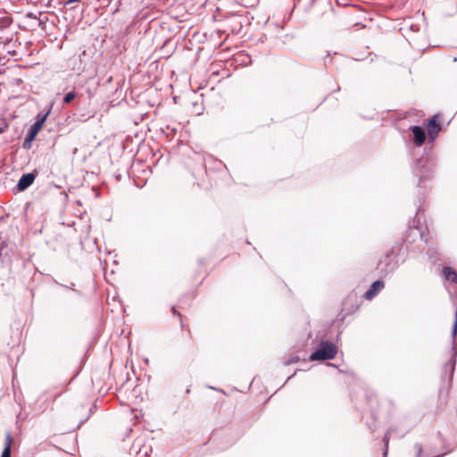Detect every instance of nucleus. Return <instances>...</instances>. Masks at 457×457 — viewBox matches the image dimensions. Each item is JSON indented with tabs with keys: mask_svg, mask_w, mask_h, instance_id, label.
Returning <instances> with one entry per match:
<instances>
[{
	"mask_svg": "<svg viewBox=\"0 0 457 457\" xmlns=\"http://www.w3.org/2000/svg\"><path fill=\"white\" fill-rule=\"evenodd\" d=\"M1 457H12V450L8 445H4Z\"/></svg>",
	"mask_w": 457,
	"mask_h": 457,
	"instance_id": "21",
	"label": "nucleus"
},
{
	"mask_svg": "<svg viewBox=\"0 0 457 457\" xmlns=\"http://www.w3.org/2000/svg\"><path fill=\"white\" fill-rule=\"evenodd\" d=\"M35 136H33L32 134H30L29 132H28L25 139H24V142H23V147L26 148V149H29L30 148L31 146V143L32 141L35 139Z\"/></svg>",
	"mask_w": 457,
	"mask_h": 457,
	"instance_id": "18",
	"label": "nucleus"
},
{
	"mask_svg": "<svg viewBox=\"0 0 457 457\" xmlns=\"http://www.w3.org/2000/svg\"><path fill=\"white\" fill-rule=\"evenodd\" d=\"M42 126L43 125H40L39 122H34L30 126V128H29L28 132H29L30 134H32L33 136L36 137L37 135V133L40 131V129H42Z\"/></svg>",
	"mask_w": 457,
	"mask_h": 457,
	"instance_id": "16",
	"label": "nucleus"
},
{
	"mask_svg": "<svg viewBox=\"0 0 457 457\" xmlns=\"http://www.w3.org/2000/svg\"><path fill=\"white\" fill-rule=\"evenodd\" d=\"M443 274L445 279L453 283H457V272L453 268L450 266H445L443 268Z\"/></svg>",
	"mask_w": 457,
	"mask_h": 457,
	"instance_id": "13",
	"label": "nucleus"
},
{
	"mask_svg": "<svg viewBox=\"0 0 457 457\" xmlns=\"http://www.w3.org/2000/svg\"><path fill=\"white\" fill-rule=\"evenodd\" d=\"M8 141H9V139H7V138L4 139V142H8Z\"/></svg>",
	"mask_w": 457,
	"mask_h": 457,
	"instance_id": "38",
	"label": "nucleus"
},
{
	"mask_svg": "<svg viewBox=\"0 0 457 457\" xmlns=\"http://www.w3.org/2000/svg\"><path fill=\"white\" fill-rule=\"evenodd\" d=\"M411 131L413 133L414 144L418 146H420L426 140V134L424 129L420 126H413L411 128Z\"/></svg>",
	"mask_w": 457,
	"mask_h": 457,
	"instance_id": "11",
	"label": "nucleus"
},
{
	"mask_svg": "<svg viewBox=\"0 0 457 457\" xmlns=\"http://www.w3.org/2000/svg\"><path fill=\"white\" fill-rule=\"evenodd\" d=\"M295 374V372L293 375H291L290 377H288L287 380L291 379V378H292Z\"/></svg>",
	"mask_w": 457,
	"mask_h": 457,
	"instance_id": "37",
	"label": "nucleus"
},
{
	"mask_svg": "<svg viewBox=\"0 0 457 457\" xmlns=\"http://www.w3.org/2000/svg\"><path fill=\"white\" fill-rule=\"evenodd\" d=\"M385 287L384 281L377 279L370 286L369 289L364 293V298L367 300L373 299Z\"/></svg>",
	"mask_w": 457,
	"mask_h": 457,
	"instance_id": "9",
	"label": "nucleus"
},
{
	"mask_svg": "<svg viewBox=\"0 0 457 457\" xmlns=\"http://www.w3.org/2000/svg\"><path fill=\"white\" fill-rule=\"evenodd\" d=\"M398 267L399 262L394 249L387 251L378 263V269L383 277L393 274Z\"/></svg>",
	"mask_w": 457,
	"mask_h": 457,
	"instance_id": "3",
	"label": "nucleus"
},
{
	"mask_svg": "<svg viewBox=\"0 0 457 457\" xmlns=\"http://www.w3.org/2000/svg\"><path fill=\"white\" fill-rule=\"evenodd\" d=\"M328 366H331V367H335V365L333 363H330V362H328L327 364Z\"/></svg>",
	"mask_w": 457,
	"mask_h": 457,
	"instance_id": "34",
	"label": "nucleus"
},
{
	"mask_svg": "<svg viewBox=\"0 0 457 457\" xmlns=\"http://www.w3.org/2000/svg\"><path fill=\"white\" fill-rule=\"evenodd\" d=\"M12 442V435H11L10 432H8L7 435H6L4 445H8L9 447H11Z\"/></svg>",
	"mask_w": 457,
	"mask_h": 457,
	"instance_id": "26",
	"label": "nucleus"
},
{
	"mask_svg": "<svg viewBox=\"0 0 457 457\" xmlns=\"http://www.w3.org/2000/svg\"><path fill=\"white\" fill-rule=\"evenodd\" d=\"M15 243L0 233V260L4 263H11L14 253Z\"/></svg>",
	"mask_w": 457,
	"mask_h": 457,
	"instance_id": "5",
	"label": "nucleus"
},
{
	"mask_svg": "<svg viewBox=\"0 0 457 457\" xmlns=\"http://www.w3.org/2000/svg\"><path fill=\"white\" fill-rule=\"evenodd\" d=\"M414 449L416 450V457H420L423 452V446L420 443H416L414 445Z\"/></svg>",
	"mask_w": 457,
	"mask_h": 457,
	"instance_id": "23",
	"label": "nucleus"
},
{
	"mask_svg": "<svg viewBox=\"0 0 457 457\" xmlns=\"http://www.w3.org/2000/svg\"><path fill=\"white\" fill-rule=\"evenodd\" d=\"M203 177L208 178V172L205 173H200Z\"/></svg>",
	"mask_w": 457,
	"mask_h": 457,
	"instance_id": "31",
	"label": "nucleus"
},
{
	"mask_svg": "<svg viewBox=\"0 0 457 457\" xmlns=\"http://www.w3.org/2000/svg\"><path fill=\"white\" fill-rule=\"evenodd\" d=\"M27 17L28 18H31V19H37V15L35 13H33V12H29L27 14Z\"/></svg>",
	"mask_w": 457,
	"mask_h": 457,
	"instance_id": "29",
	"label": "nucleus"
},
{
	"mask_svg": "<svg viewBox=\"0 0 457 457\" xmlns=\"http://www.w3.org/2000/svg\"><path fill=\"white\" fill-rule=\"evenodd\" d=\"M9 129V125L6 122H4L2 126H0V134L4 133Z\"/></svg>",
	"mask_w": 457,
	"mask_h": 457,
	"instance_id": "27",
	"label": "nucleus"
},
{
	"mask_svg": "<svg viewBox=\"0 0 457 457\" xmlns=\"http://www.w3.org/2000/svg\"><path fill=\"white\" fill-rule=\"evenodd\" d=\"M420 238V241H424L425 244H428V239L425 236L421 228L418 225H413V227H410L409 230L403 236V243L408 249V245L413 244L416 241V238Z\"/></svg>",
	"mask_w": 457,
	"mask_h": 457,
	"instance_id": "6",
	"label": "nucleus"
},
{
	"mask_svg": "<svg viewBox=\"0 0 457 457\" xmlns=\"http://www.w3.org/2000/svg\"><path fill=\"white\" fill-rule=\"evenodd\" d=\"M114 178L117 181H120L123 178L129 181L132 180L135 187L142 188L147 181V178L141 177L136 173H115Z\"/></svg>",
	"mask_w": 457,
	"mask_h": 457,
	"instance_id": "7",
	"label": "nucleus"
},
{
	"mask_svg": "<svg viewBox=\"0 0 457 457\" xmlns=\"http://www.w3.org/2000/svg\"><path fill=\"white\" fill-rule=\"evenodd\" d=\"M366 398H367V402L370 405L371 417L375 420H376V411H377L376 405L378 403L377 395L374 394H369L366 395Z\"/></svg>",
	"mask_w": 457,
	"mask_h": 457,
	"instance_id": "12",
	"label": "nucleus"
},
{
	"mask_svg": "<svg viewBox=\"0 0 457 457\" xmlns=\"http://www.w3.org/2000/svg\"><path fill=\"white\" fill-rule=\"evenodd\" d=\"M221 180L225 181L227 185H229L230 182H235L236 179L231 176V173H223Z\"/></svg>",
	"mask_w": 457,
	"mask_h": 457,
	"instance_id": "20",
	"label": "nucleus"
},
{
	"mask_svg": "<svg viewBox=\"0 0 457 457\" xmlns=\"http://www.w3.org/2000/svg\"><path fill=\"white\" fill-rule=\"evenodd\" d=\"M300 361L299 356L295 355L284 361V365L287 366L293 363H296Z\"/></svg>",
	"mask_w": 457,
	"mask_h": 457,
	"instance_id": "22",
	"label": "nucleus"
},
{
	"mask_svg": "<svg viewBox=\"0 0 457 457\" xmlns=\"http://www.w3.org/2000/svg\"><path fill=\"white\" fill-rule=\"evenodd\" d=\"M85 420H81L79 421V424L78 425V428L80 427V425L84 422Z\"/></svg>",
	"mask_w": 457,
	"mask_h": 457,
	"instance_id": "36",
	"label": "nucleus"
},
{
	"mask_svg": "<svg viewBox=\"0 0 457 457\" xmlns=\"http://www.w3.org/2000/svg\"><path fill=\"white\" fill-rule=\"evenodd\" d=\"M198 187H201V188H204L205 190H208L210 187H212V186H207V185H204V182H198Z\"/></svg>",
	"mask_w": 457,
	"mask_h": 457,
	"instance_id": "28",
	"label": "nucleus"
},
{
	"mask_svg": "<svg viewBox=\"0 0 457 457\" xmlns=\"http://www.w3.org/2000/svg\"><path fill=\"white\" fill-rule=\"evenodd\" d=\"M77 96V94L74 91L68 92L63 97V104L71 103Z\"/></svg>",
	"mask_w": 457,
	"mask_h": 457,
	"instance_id": "19",
	"label": "nucleus"
},
{
	"mask_svg": "<svg viewBox=\"0 0 457 457\" xmlns=\"http://www.w3.org/2000/svg\"><path fill=\"white\" fill-rule=\"evenodd\" d=\"M51 112V109H49L46 112L43 113V112H39L37 117H36V121L35 122H39L40 125H43L44 122L46 121L47 116L49 115Z\"/></svg>",
	"mask_w": 457,
	"mask_h": 457,
	"instance_id": "17",
	"label": "nucleus"
},
{
	"mask_svg": "<svg viewBox=\"0 0 457 457\" xmlns=\"http://www.w3.org/2000/svg\"><path fill=\"white\" fill-rule=\"evenodd\" d=\"M209 161L210 162H213L216 164V166L214 167L215 170H221V167H220L221 164H222L221 162L217 161V160H212V157H209Z\"/></svg>",
	"mask_w": 457,
	"mask_h": 457,
	"instance_id": "25",
	"label": "nucleus"
},
{
	"mask_svg": "<svg viewBox=\"0 0 457 457\" xmlns=\"http://www.w3.org/2000/svg\"><path fill=\"white\" fill-rule=\"evenodd\" d=\"M420 162L421 163L420 168L427 170H430L436 166L435 158L430 157L428 155L426 157H422Z\"/></svg>",
	"mask_w": 457,
	"mask_h": 457,
	"instance_id": "14",
	"label": "nucleus"
},
{
	"mask_svg": "<svg viewBox=\"0 0 457 457\" xmlns=\"http://www.w3.org/2000/svg\"><path fill=\"white\" fill-rule=\"evenodd\" d=\"M391 428H389L387 430V432L385 434V436H383V443H384V445H385V448H384V452H383V455L384 457H386L387 455V451H388V444H389V439H390V433H391Z\"/></svg>",
	"mask_w": 457,
	"mask_h": 457,
	"instance_id": "15",
	"label": "nucleus"
},
{
	"mask_svg": "<svg viewBox=\"0 0 457 457\" xmlns=\"http://www.w3.org/2000/svg\"><path fill=\"white\" fill-rule=\"evenodd\" d=\"M208 170H212L211 167H207V165L205 164V171H208Z\"/></svg>",
	"mask_w": 457,
	"mask_h": 457,
	"instance_id": "32",
	"label": "nucleus"
},
{
	"mask_svg": "<svg viewBox=\"0 0 457 457\" xmlns=\"http://www.w3.org/2000/svg\"><path fill=\"white\" fill-rule=\"evenodd\" d=\"M59 285H60L61 287H65V288H69V289L73 290V291H74L76 294H78L79 295H81V292H80V291L76 290V289L74 288V286H75V284H74V283H71V286H65V285H62V284H59Z\"/></svg>",
	"mask_w": 457,
	"mask_h": 457,
	"instance_id": "24",
	"label": "nucleus"
},
{
	"mask_svg": "<svg viewBox=\"0 0 457 457\" xmlns=\"http://www.w3.org/2000/svg\"><path fill=\"white\" fill-rule=\"evenodd\" d=\"M337 353V347L334 343L328 340H321L309 355L308 360L310 361H330L336 357Z\"/></svg>",
	"mask_w": 457,
	"mask_h": 457,
	"instance_id": "1",
	"label": "nucleus"
},
{
	"mask_svg": "<svg viewBox=\"0 0 457 457\" xmlns=\"http://www.w3.org/2000/svg\"><path fill=\"white\" fill-rule=\"evenodd\" d=\"M428 253L429 254V258H433V253H429V251L428 252Z\"/></svg>",
	"mask_w": 457,
	"mask_h": 457,
	"instance_id": "35",
	"label": "nucleus"
},
{
	"mask_svg": "<svg viewBox=\"0 0 457 457\" xmlns=\"http://www.w3.org/2000/svg\"><path fill=\"white\" fill-rule=\"evenodd\" d=\"M457 335V309L455 310L454 314V321L452 328V348H451V358L444 365V374L442 375V378L445 379L446 375L448 374V382L452 383L453 373L456 366V357H457V343L455 341V337Z\"/></svg>",
	"mask_w": 457,
	"mask_h": 457,
	"instance_id": "2",
	"label": "nucleus"
},
{
	"mask_svg": "<svg viewBox=\"0 0 457 457\" xmlns=\"http://www.w3.org/2000/svg\"><path fill=\"white\" fill-rule=\"evenodd\" d=\"M428 137L431 141H434L439 131L441 130V124L436 120V117L434 116L428 122Z\"/></svg>",
	"mask_w": 457,
	"mask_h": 457,
	"instance_id": "10",
	"label": "nucleus"
},
{
	"mask_svg": "<svg viewBox=\"0 0 457 457\" xmlns=\"http://www.w3.org/2000/svg\"><path fill=\"white\" fill-rule=\"evenodd\" d=\"M369 428L371 431H374L375 430V428L371 427L370 425H369Z\"/></svg>",
	"mask_w": 457,
	"mask_h": 457,
	"instance_id": "33",
	"label": "nucleus"
},
{
	"mask_svg": "<svg viewBox=\"0 0 457 457\" xmlns=\"http://www.w3.org/2000/svg\"><path fill=\"white\" fill-rule=\"evenodd\" d=\"M431 179L429 173L420 174L416 173L414 176V181L417 182V187H419L417 194V212L416 215L419 216L422 209V204L425 202L426 195H427V182Z\"/></svg>",
	"mask_w": 457,
	"mask_h": 457,
	"instance_id": "4",
	"label": "nucleus"
},
{
	"mask_svg": "<svg viewBox=\"0 0 457 457\" xmlns=\"http://www.w3.org/2000/svg\"><path fill=\"white\" fill-rule=\"evenodd\" d=\"M37 174V173H23V175L19 179L13 190L16 192L25 191L33 184V182L36 179Z\"/></svg>",
	"mask_w": 457,
	"mask_h": 457,
	"instance_id": "8",
	"label": "nucleus"
},
{
	"mask_svg": "<svg viewBox=\"0 0 457 457\" xmlns=\"http://www.w3.org/2000/svg\"><path fill=\"white\" fill-rule=\"evenodd\" d=\"M173 314L174 315H179V317H181L180 313L178 312L174 308H173Z\"/></svg>",
	"mask_w": 457,
	"mask_h": 457,
	"instance_id": "30",
	"label": "nucleus"
}]
</instances>
